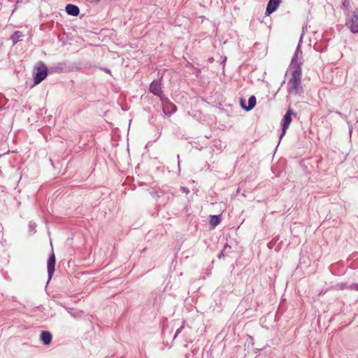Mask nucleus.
<instances>
[{"mask_svg":"<svg viewBox=\"0 0 358 358\" xmlns=\"http://www.w3.org/2000/svg\"><path fill=\"white\" fill-rule=\"evenodd\" d=\"M291 78L287 83V92L289 94L301 96L303 94L302 86V68H291Z\"/></svg>","mask_w":358,"mask_h":358,"instance_id":"f257e3e1","label":"nucleus"},{"mask_svg":"<svg viewBox=\"0 0 358 358\" xmlns=\"http://www.w3.org/2000/svg\"><path fill=\"white\" fill-rule=\"evenodd\" d=\"M293 115H296L294 110L292 108H288L285 114L284 115L282 121H281V127H282V132L280 134V140H281L283 136L285 135L287 129L289 128L292 118V116Z\"/></svg>","mask_w":358,"mask_h":358,"instance_id":"f03ea898","label":"nucleus"},{"mask_svg":"<svg viewBox=\"0 0 358 358\" xmlns=\"http://www.w3.org/2000/svg\"><path fill=\"white\" fill-rule=\"evenodd\" d=\"M345 25L352 33L358 34V9L355 10L352 15L347 17Z\"/></svg>","mask_w":358,"mask_h":358,"instance_id":"7ed1b4c3","label":"nucleus"},{"mask_svg":"<svg viewBox=\"0 0 358 358\" xmlns=\"http://www.w3.org/2000/svg\"><path fill=\"white\" fill-rule=\"evenodd\" d=\"M47 76L48 68L43 62H41L39 66L36 68V72L34 73V85H38L47 77Z\"/></svg>","mask_w":358,"mask_h":358,"instance_id":"20e7f679","label":"nucleus"},{"mask_svg":"<svg viewBox=\"0 0 358 358\" xmlns=\"http://www.w3.org/2000/svg\"><path fill=\"white\" fill-rule=\"evenodd\" d=\"M302 41V36L301 37L300 41L296 48L295 52L292 58L290 66L291 68L300 67L302 68L303 62L301 61L302 50L301 48V42Z\"/></svg>","mask_w":358,"mask_h":358,"instance_id":"39448f33","label":"nucleus"},{"mask_svg":"<svg viewBox=\"0 0 358 358\" xmlns=\"http://www.w3.org/2000/svg\"><path fill=\"white\" fill-rule=\"evenodd\" d=\"M162 79L161 78L153 80L151 84L150 85L149 90L151 93H152L154 95L158 96L160 100L162 99L164 97H165L164 92L162 90Z\"/></svg>","mask_w":358,"mask_h":358,"instance_id":"423d86ee","label":"nucleus"},{"mask_svg":"<svg viewBox=\"0 0 358 358\" xmlns=\"http://www.w3.org/2000/svg\"><path fill=\"white\" fill-rule=\"evenodd\" d=\"M162 103L163 113L166 115H171L177 110V108L167 97H164L160 100Z\"/></svg>","mask_w":358,"mask_h":358,"instance_id":"0eeeda50","label":"nucleus"},{"mask_svg":"<svg viewBox=\"0 0 358 358\" xmlns=\"http://www.w3.org/2000/svg\"><path fill=\"white\" fill-rule=\"evenodd\" d=\"M55 255L54 252L52 251L51 254L49 256V258L47 262V269H48V280H50L54 272H55Z\"/></svg>","mask_w":358,"mask_h":358,"instance_id":"6e6552de","label":"nucleus"},{"mask_svg":"<svg viewBox=\"0 0 358 358\" xmlns=\"http://www.w3.org/2000/svg\"><path fill=\"white\" fill-rule=\"evenodd\" d=\"M280 2L281 0H269L266 6V13L271 14L275 12L279 6Z\"/></svg>","mask_w":358,"mask_h":358,"instance_id":"1a4fd4ad","label":"nucleus"},{"mask_svg":"<svg viewBox=\"0 0 358 358\" xmlns=\"http://www.w3.org/2000/svg\"><path fill=\"white\" fill-rule=\"evenodd\" d=\"M256 105V97L255 96H251L248 99V106H246L244 103V100L241 99V107L246 111L251 110Z\"/></svg>","mask_w":358,"mask_h":358,"instance_id":"9d476101","label":"nucleus"},{"mask_svg":"<svg viewBox=\"0 0 358 358\" xmlns=\"http://www.w3.org/2000/svg\"><path fill=\"white\" fill-rule=\"evenodd\" d=\"M65 10L68 15L76 17L80 13V9L78 6L69 3L66 6Z\"/></svg>","mask_w":358,"mask_h":358,"instance_id":"9b49d317","label":"nucleus"},{"mask_svg":"<svg viewBox=\"0 0 358 358\" xmlns=\"http://www.w3.org/2000/svg\"><path fill=\"white\" fill-rule=\"evenodd\" d=\"M40 338L43 343L47 345L52 341V336L50 332L48 331H43L40 335Z\"/></svg>","mask_w":358,"mask_h":358,"instance_id":"f8f14e48","label":"nucleus"},{"mask_svg":"<svg viewBox=\"0 0 358 358\" xmlns=\"http://www.w3.org/2000/svg\"><path fill=\"white\" fill-rule=\"evenodd\" d=\"M231 252L232 249L231 245L226 243L217 257L219 259H224L225 257H229Z\"/></svg>","mask_w":358,"mask_h":358,"instance_id":"ddd939ff","label":"nucleus"},{"mask_svg":"<svg viewBox=\"0 0 358 358\" xmlns=\"http://www.w3.org/2000/svg\"><path fill=\"white\" fill-rule=\"evenodd\" d=\"M221 222V215H210L209 224L211 229H214Z\"/></svg>","mask_w":358,"mask_h":358,"instance_id":"4468645a","label":"nucleus"},{"mask_svg":"<svg viewBox=\"0 0 358 358\" xmlns=\"http://www.w3.org/2000/svg\"><path fill=\"white\" fill-rule=\"evenodd\" d=\"M24 36L23 34L20 31H15L11 35L10 39L13 41V45H15L19 41H22V38Z\"/></svg>","mask_w":358,"mask_h":358,"instance_id":"2eb2a0df","label":"nucleus"},{"mask_svg":"<svg viewBox=\"0 0 358 358\" xmlns=\"http://www.w3.org/2000/svg\"><path fill=\"white\" fill-rule=\"evenodd\" d=\"M350 6V0H343L342 3V6L343 8L348 10Z\"/></svg>","mask_w":358,"mask_h":358,"instance_id":"dca6fc26","label":"nucleus"},{"mask_svg":"<svg viewBox=\"0 0 358 358\" xmlns=\"http://www.w3.org/2000/svg\"><path fill=\"white\" fill-rule=\"evenodd\" d=\"M36 224L34 222L30 221L29 222V229L30 231H36Z\"/></svg>","mask_w":358,"mask_h":358,"instance_id":"f3484780","label":"nucleus"},{"mask_svg":"<svg viewBox=\"0 0 358 358\" xmlns=\"http://www.w3.org/2000/svg\"><path fill=\"white\" fill-rule=\"evenodd\" d=\"M184 329V325L182 324V326H180L176 331L175 334H174V338H176L178 335L179 334L181 333V331L183 330Z\"/></svg>","mask_w":358,"mask_h":358,"instance_id":"a211bd4d","label":"nucleus"},{"mask_svg":"<svg viewBox=\"0 0 358 358\" xmlns=\"http://www.w3.org/2000/svg\"><path fill=\"white\" fill-rule=\"evenodd\" d=\"M349 289L358 291V283H352L349 285Z\"/></svg>","mask_w":358,"mask_h":358,"instance_id":"6ab92c4d","label":"nucleus"},{"mask_svg":"<svg viewBox=\"0 0 358 358\" xmlns=\"http://www.w3.org/2000/svg\"><path fill=\"white\" fill-rule=\"evenodd\" d=\"M336 286L341 289H349V285L348 286L345 283L338 284Z\"/></svg>","mask_w":358,"mask_h":358,"instance_id":"aec40b11","label":"nucleus"},{"mask_svg":"<svg viewBox=\"0 0 358 358\" xmlns=\"http://www.w3.org/2000/svg\"><path fill=\"white\" fill-rule=\"evenodd\" d=\"M63 65H64V64H59L58 66L55 67V69H56L55 71L56 72H62V71H63L64 70V67L60 66H63Z\"/></svg>","mask_w":358,"mask_h":358,"instance_id":"412c9836","label":"nucleus"},{"mask_svg":"<svg viewBox=\"0 0 358 358\" xmlns=\"http://www.w3.org/2000/svg\"><path fill=\"white\" fill-rule=\"evenodd\" d=\"M151 194L152 195L153 198H155L156 200H157L160 197V195L157 192H151Z\"/></svg>","mask_w":358,"mask_h":358,"instance_id":"4be33fe9","label":"nucleus"},{"mask_svg":"<svg viewBox=\"0 0 358 358\" xmlns=\"http://www.w3.org/2000/svg\"><path fill=\"white\" fill-rule=\"evenodd\" d=\"M336 113L338 114L341 118L344 120L347 119V116L345 114L342 113L341 112L336 111Z\"/></svg>","mask_w":358,"mask_h":358,"instance_id":"5701e85b","label":"nucleus"},{"mask_svg":"<svg viewBox=\"0 0 358 358\" xmlns=\"http://www.w3.org/2000/svg\"><path fill=\"white\" fill-rule=\"evenodd\" d=\"M181 190L182 192H185L186 194H188L189 192V190L187 187H181Z\"/></svg>","mask_w":358,"mask_h":358,"instance_id":"b1692460","label":"nucleus"},{"mask_svg":"<svg viewBox=\"0 0 358 358\" xmlns=\"http://www.w3.org/2000/svg\"><path fill=\"white\" fill-rule=\"evenodd\" d=\"M103 71H105L106 73H108V74H111V71L108 68H103L101 69Z\"/></svg>","mask_w":358,"mask_h":358,"instance_id":"393cba45","label":"nucleus"},{"mask_svg":"<svg viewBox=\"0 0 358 358\" xmlns=\"http://www.w3.org/2000/svg\"><path fill=\"white\" fill-rule=\"evenodd\" d=\"M177 157H178V166H180V156L179 155H177Z\"/></svg>","mask_w":358,"mask_h":358,"instance_id":"a878e982","label":"nucleus"},{"mask_svg":"<svg viewBox=\"0 0 358 358\" xmlns=\"http://www.w3.org/2000/svg\"><path fill=\"white\" fill-rule=\"evenodd\" d=\"M352 129L350 127V133L351 134V133H352Z\"/></svg>","mask_w":358,"mask_h":358,"instance_id":"bb28decb","label":"nucleus"},{"mask_svg":"<svg viewBox=\"0 0 358 358\" xmlns=\"http://www.w3.org/2000/svg\"><path fill=\"white\" fill-rule=\"evenodd\" d=\"M70 314H71V315H73V316H75L74 313H71V312H70Z\"/></svg>","mask_w":358,"mask_h":358,"instance_id":"cd10ccee","label":"nucleus"},{"mask_svg":"<svg viewBox=\"0 0 358 358\" xmlns=\"http://www.w3.org/2000/svg\"><path fill=\"white\" fill-rule=\"evenodd\" d=\"M281 140L279 139V141H280ZM278 144H280V142H278Z\"/></svg>","mask_w":358,"mask_h":358,"instance_id":"c85d7f7f","label":"nucleus"}]
</instances>
